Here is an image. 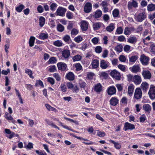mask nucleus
I'll return each instance as SVG.
<instances>
[{"label": "nucleus", "mask_w": 155, "mask_h": 155, "mask_svg": "<svg viewBox=\"0 0 155 155\" xmlns=\"http://www.w3.org/2000/svg\"><path fill=\"white\" fill-rule=\"evenodd\" d=\"M148 94L151 99H155V87L153 85H151Z\"/></svg>", "instance_id": "obj_1"}, {"label": "nucleus", "mask_w": 155, "mask_h": 155, "mask_svg": "<svg viewBox=\"0 0 155 155\" xmlns=\"http://www.w3.org/2000/svg\"><path fill=\"white\" fill-rule=\"evenodd\" d=\"M142 93L141 89L139 87L137 88L135 90L134 97L135 98L138 100L140 99L142 96Z\"/></svg>", "instance_id": "obj_2"}, {"label": "nucleus", "mask_w": 155, "mask_h": 155, "mask_svg": "<svg viewBox=\"0 0 155 155\" xmlns=\"http://www.w3.org/2000/svg\"><path fill=\"white\" fill-rule=\"evenodd\" d=\"M110 75L113 78L117 80L120 79L121 76L120 73L116 70L112 71L110 73Z\"/></svg>", "instance_id": "obj_3"}, {"label": "nucleus", "mask_w": 155, "mask_h": 155, "mask_svg": "<svg viewBox=\"0 0 155 155\" xmlns=\"http://www.w3.org/2000/svg\"><path fill=\"white\" fill-rule=\"evenodd\" d=\"M149 58L148 57L146 56L144 54L142 55L140 57V61L142 64L144 65H147L148 64Z\"/></svg>", "instance_id": "obj_4"}, {"label": "nucleus", "mask_w": 155, "mask_h": 155, "mask_svg": "<svg viewBox=\"0 0 155 155\" xmlns=\"http://www.w3.org/2000/svg\"><path fill=\"white\" fill-rule=\"evenodd\" d=\"M127 6L129 10L131 9L133 7L135 8L138 7V3L134 0H131L128 2Z\"/></svg>", "instance_id": "obj_5"}, {"label": "nucleus", "mask_w": 155, "mask_h": 155, "mask_svg": "<svg viewBox=\"0 0 155 155\" xmlns=\"http://www.w3.org/2000/svg\"><path fill=\"white\" fill-rule=\"evenodd\" d=\"M142 74L145 79H150L151 77V73L148 70H143L142 72Z\"/></svg>", "instance_id": "obj_6"}, {"label": "nucleus", "mask_w": 155, "mask_h": 155, "mask_svg": "<svg viewBox=\"0 0 155 155\" xmlns=\"http://www.w3.org/2000/svg\"><path fill=\"white\" fill-rule=\"evenodd\" d=\"M146 17L144 12H142L140 13L137 16V21L139 22H142L144 20Z\"/></svg>", "instance_id": "obj_7"}, {"label": "nucleus", "mask_w": 155, "mask_h": 155, "mask_svg": "<svg viewBox=\"0 0 155 155\" xmlns=\"http://www.w3.org/2000/svg\"><path fill=\"white\" fill-rule=\"evenodd\" d=\"M66 9L64 8L59 7L57 9L56 12L57 14L60 16H64V15Z\"/></svg>", "instance_id": "obj_8"}, {"label": "nucleus", "mask_w": 155, "mask_h": 155, "mask_svg": "<svg viewBox=\"0 0 155 155\" xmlns=\"http://www.w3.org/2000/svg\"><path fill=\"white\" fill-rule=\"evenodd\" d=\"M135 128V126L134 124L128 122H126L124 125V129L125 131H126L128 129L132 130L134 129Z\"/></svg>", "instance_id": "obj_9"}, {"label": "nucleus", "mask_w": 155, "mask_h": 155, "mask_svg": "<svg viewBox=\"0 0 155 155\" xmlns=\"http://www.w3.org/2000/svg\"><path fill=\"white\" fill-rule=\"evenodd\" d=\"M92 8L91 4L90 3L87 2L86 3L84 7V11L87 13L90 12Z\"/></svg>", "instance_id": "obj_10"}, {"label": "nucleus", "mask_w": 155, "mask_h": 155, "mask_svg": "<svg viewBox=\"0 0 155 155\" xmlns=\"http://www.w3.org/2000/svg\"><path fill=\"white\" fill-rule=\"evenodd\" d=\"M149 84L146 82H143L141 85V87L144 92H147L149 88Z\"/></svg>", "instance_id": "obj_11"}, {"label": "nucleus", "mask_w": 155, "mask_h": 155, "mask_svg": "<svg viewBox=\"0 0 155 155\" xmlns=\"http://www.w3.org/2000/svg\"><path fill=\"white\" fill-rule=\"evenodd\" d=\"M57 66L58 69L62 71L65 70L67 67V65L65 63L62 62L58 63Z\"/></svg>", "instance_id": "obj_12"}, {"label": "nucleus", "mask_w": 155, "mask_h": 155, "mask_svg": "<svg viewBox=\"0 0 155 155\" xmlns=\"http://www.w3.org/2000/svg\"><path fill=\"white\" fill-rule=\"evenodd\" d=\"M134 28L126 27L124 30V34L126 35H129L131 34V32L134 31Z\"/></svg>", "instance_id": "obj_13"}, {"label": "nucleus", "mask_w": 155, "mask_h": 155, "mask_svg": "<svg viewBox=\"0 0 155 155\" xmlns=\"http://www.w3.org/2000/svg\"><path fill=\"white\" fill-rule=\"evenodd\" d=\"M116 92V89L114 86H110L107 90V93L109 95L114 94Z\"/></svg>", "instance_id": "obj_14"}, {"label": "nucleus", "mask_w": 155, "mask_h": 155, "mask_svg": "<svg viewBox=\"0 0 155 155\" xmlns=\"http://www.w3.org/2000/svg\"><path fill=\"white\" fill-rule=\"evenodd\" d=\"M133 82L136 84H140L141 82V79L140 76L138 75H135L134 76Z\"/></svg>", "instance_id": "obj_15"}, {"label": "nucleus", "mask_w": 155, "mask_h": 155, "mask_svg": "<svg viewBox=\"0 0 155 155\" xmlns=\"http://www.w3.org/2000/svg\"><path fill=\"white\" fill-rule=\"evenodd\" d=\"M102 90V87L101 85L98 83L95 84L94 87V90L97 92H100Z\"/></svg>", "instance_id": "obj_16"}, {"label": "nucleus", "mask_w": 155, "mask_h": 155, "mask_svg": "<svg viewBox=\"0 0 155 155\" xmlns=\"http://www.w3.org/2000/svg\"><path fill=\"white\" fill-rule=\"evenodd\" d=\"M110 104L112 106L116 105L118 102V100L115 97H112L110 101Z\"/></svg>", "instance_id": "obj_17"}, {"label": "nucleus", "mask_w": 155, "mask_h": 155, "mask_svg": "<svg viewBox=\"0 0 155 155\" xmlns=\"http://www.w3.org/2000/svg\"><path fill=\"white\" fill-rule=\"evenodd\" d=\"M81 28L82 31H86L88 28V23L86 21H83L81 22Z\"/></svg>", "instance_id": "obj_18"}, {"label": "nucleus", "mask_w": 155, "mask_h": 155, "mask_svg": "<svg viewBox=\"0 0 155 155\" xmlns=\"http://www.w3.org/2000/svg\"><path fill=\"white\" fill-rule=\"evenodd\" d=\"M143 109L146 112L150 113L151 110V107L150 105L148 104H145L143 107Z\"/></svg>", "instance_id": "obj_19"}, {"label": "nucleus", "mask_w": 155, "mask_h": 155, "mask_svg": "<svg viewBox=\"0 0 155 155\" xmlns=\"http://www.w3.org/2000/svg\"><path fill=\"white\" fill-rule=\"evenodd\" d=\"M91 65L93 68H97L99 66V61L97 59H94L91 62Z\"/></svg>", "instance_id": "obj_20"}, {"label": "nucleus", "mask_w": 155, "mask_h": 155, "mask_svg": "<svg viewBox=\"0 0 155 155\" xmlns=\"http://www.w3.org/2000/svg\"><path fill=\"white\" fill-rule=\"evenodd\" d=\"M134 90V86L132 84H130L128 86V93L129 95H131L133 94Z\"/></svg>", "instance_id": "obj_21"}, {"label": "nucleus", "mask_w": 155, "mask_h": 155, "mask_svg": "<svg viewBox=\"0 0 155 155\" xmlns=\"http://www.w3.org/2000/svg\"><path fill=\"white\" fill-rule=\"evenodd\" d=\"M128 42L131 44H135L137 41V39L135 36L130 37L128 38Z\"/></svg>", "instance_id": "obj_22"}, {"label": "nucleus", "mask_w": 155, "mask_h": 155, "mask_svg": "<svg viewBox=\"0 0 155 155\" xmlns=\"http://www.w3.org/2000/svg\"><path fill=\"white\" fill-rule=\"evenodd\" d=\"M114 25L113 23H111L109 25L106 27V30L109 32L113 31L114 29Z\"/></svg>", "instance_id": "obj_23"}, {"label": "nucleus", "mask_w": 155, "mask_h": 155, "mask_svg": "<svg viewBox=\"0 0 155 155\" xmlns=\"http://www.w3.org/2000/svg\"><path fill=\"white\" fill-rule=\"evenodd\" d=\"M140 70V68L138 65H134L132 68L131 71L134 73H137Z\"/></svg>", "instance_id": "obj_24"}, {"label": "nucleus", "mask_w": 155, "mask_h": 155, "mask_svg": "<svg viewBox=\"0 0 155 155\" xmlns=\"http://www.w3.org/2000/svg\"><path fill=\"white\" fill-rule=\"evenodd\" d=\"M68 88H71L72 91H76L79 90L77 86L76 85L74 87L72 83L71 82H68Z\"/></svg>", "instance_id": "obj_25"}, {"label": "nucleus", "mask_w": 155, "mask_h": 155, "mask_svg": "<svg viewBox=\"0 0 155 155\" xmlns=\"http://www.w3.org/2000/svg\"><path fill=\"white\" fill-rule=\"evenodd\" d=\"M109 141L114 144V146L116 148L119 149L121 148V145L119 143L116 142L114 141L111 140H109Z\"/></svg>", "instance_id": "obj_26"}, {"label": "nucleus", "mask_w": 155, "mask_h": 155, "mask_svg": "<svg viewBox=\"0 0 155 155\" xmlns=\"http://www.w3.org/2000/svg\"><path fill=\"white\" fill-rule=\"evenodd\" d=\"M102 14L101 11L100 10H98L95 12L93 15V16L95 18H99L101 16Z\"/></svg>", "instance_id": "obj_27"}, {"label": "nucleus", "mask_w": 155, "mask_h": 155, "mask_svg": "<svg viewBox=\"0 0 155 155\" xmlns=\"http://www.w3.org/2000/svg\"><path fill=\"white\" fill-rule=\"evenodd\" d=\"M147 9L149 11L151 12L155 10V5L150 4L147 6Z\"/></svg>", "instance_id": "obj_28"}, {"label": "nucleus", "mask_w": 155, "mask_h": 155, "mask_svg": "<svg viewBox=\"0 0 155 155\" xmlns=\"http://www.w3.org/2000/svg\"><path fill=\"white\" fill-rule=\"evenodd\" d=\"M45 121L46 122L47 124L51 126L52 127L56 128L58 130L59 129V127L54 124L52 122L47 119Z\"/></svg>", "instance_id": "obj_29"}, {"label": "nucleus", "mask_w": 155, "mask_h": 155, "mask_svg": "<svg viewBox=\"0 0 155 155\" xmlns=\"http://www.w3.org/2000/svg\"><path fill=\"white\" fill-rule=\"evenodd\" d=\"M100 66L102 69H105L108 67L105 61L104 60H102L100 63Z\"/></svg>", "instance_id": "obj_30"}, {"label": "nucleus", "mask_w": 155, "mask_h": 155, "mask_svg": "<svg viewBox=\"0 0 155 155\" xmlns=\"http://www.w3.org/2000/svg\"><path fill=\"white\" fill-rule=\"evenodd\" d=\"M48 34L47 33H41L39 35V38L42 40H45L48 38Z\"/></svg>", "instance_id": "obj_31"}, {"label": "nucleus", "mask_w": 155, "mask_h": 155, "mask_svg": "<svg viewBox=\"0 0 155 155\" xmlns=\"http://www.w3.org/2000/svg\"><path fill=\"white\" fill-rule=\"evenodd\" d=\"M53 44L55 46L58 47L62 46L64 45V44L62 41L59 40L54 41V42Z\"/></svg>", "instance_id": "obj_32"}, {"label": "nucleus", "mask_w": 155, "mask_h": 155, "mask_svg": "<svg viewBox=\"0 0 155 155\" xmlns=\"http://www.w3.org/2000/svg\"><path fill=\"white\" fill-rule=\"evenodd\" d=\"M45 18L42 17L41 16L39 18V25L41 27H43L45 24Z\"/></svg>", "instance_id": "obj_33"}, {"label": "nucleus", "mask_w": 155, "mask_h": 155, "mask_svg": "<svg viewBox=\"0 0 155 155\" xmlns=\"http://www.w3.org/2000/svg\"><path fill=\"white\" fill-rule=\"evenodd\" d=\"M123 46L121 44H119L116 46L115 50L117 52H120L122 51Z\"/></svg>", "instance_id": "obj_34"}, {"label": "nucleus", "mask_w": 155, "mask_h": 155, "mask_svg": "<svg viewBox=\"0 0 155 155\" xmlns=\"http://www.w3.org/2000/svg\"><path fill=\"white\" fill-rule=\"evenodd\" d=\"M35 39V38L33 36L30 37L29 42V46L30 47H31L34 46Z\"/></svg>", "instance_id": "obj_35"}, {"label": "nucleus", "mask_w": 155, "mask_h": 155, "mask_svg": "<svg viewBox=\"0 0 155 155\" xmlns=\"http://www.w3.org/2000/svg\"><path fill=\"white\" fill-rule=\"evenodd\" d=\"M25 7V6L24 5L21 4L16 8L15 10L18 12H20Z\"/></svg>", "instance_id": "obj_36"}, {"label": "nucleus", "mask_w": 155, "mask_h": 155, "mask_svg": "<svg viewBox=\"0 0 155 155\" xmlns=\"http://www.w3.org/2000/svg\"><path fill=\"white\" fill-rule=\"evenodd\" d=\"M75 79V75L72 72H68V80L73 81Z\"/></svg>", "instance_id": "obj_37"}, {"label": "nucleus", "mask_w": 155, "mask_h": 155, "mask_svg": "<svg viewBox=\"0 0 155 155\" xmlns=\"http://www.w3.org/2000/svg\"><path fill=\"white\" fill-rule=\"evenodd\" d=\"M25 73L28 74L30 78H34V77L32 75V72L31 70L27 68L25 69Z\"/></svg>", "instance_id": "obj_38"}, {"label": "nucleus", "mask_w": 155, "mask_h": 155, "mask_svg": "<svg viewBox=\"0 0 155 155\" xmlns=\"http://www.w3.org/2000/svg\"><path fill=\"white\" fill-rule=\"evenodd\" d=\"M57 29L58 31L61 32L64 31V27L61 24H59L57 25Z\"/></svg>", "instance_id": "obj_39"}, {"label": "nucleus", "mask_w": 155, "mask_h": 155, "mask_svg": "<svg viewBox=\"0 0 155 155\" xmlns=\"http://www.w3.org/2000/svg\"><path fill=\"white\" fill-rule=\"evenodd\" d=\"M93 26L94 30H98L101 27V24L99 22L95 23L93 24Z\"/></svg>", "instance_id": "obj_40"}, {"label": "nucleus", "mask_w": 155, "mask_h": 155, "mask_svg": "<svg viewBox=\"0 0 155 155\" xmlns=\"http://www.w3.org/2000/svg\"><path fill=\"white\" fill-rule=\"evenodd\" d=\"M78 33V30L75 28H73L71 31V36L74 37L75 35H77Z\"/></svg>", "instance_id": "obj_41"}, {"label": "nucleus", "mask_w": 155, "mask_h": 155, "mask_svg": "<svg viewBox=\"0 0 155 155\" xmlns=\"http://www.w3.org/2000/svg\"><path fill=\"white\" fill-rule=\"evenodd\" d=\"M138 57L137 56H133L129 58V61L131 62H135L138 59Z\"/></svg>", "instance_id": "obj_42"}, {"label": "nucleus", "mask_w": 155, "mask_h": 155, "mask_svg": "<svg viewBox=\"0 0 155 155\" xmlns=\"http://www.w3.org/2000/svg\"><path fill=\"white\" fill-rule=\"evenodd\" d=\"M57 60L54 57H52L51 58L49 61H48V63L49 64H53L55 63L56 62Z\"/></svg>", "instance_id": "obj_43"}, {"label": "nucleus", "mask_w": 155, "mask_h": 155, "mask_svg": "<svg viewBox=\"0 0 155 155\" xmlns=\"http://www.w3.org/2000/svg\"><path fill=\"white\" fill-rule=\"evenodd\" d=\"M81 59V56L79 54L74 56L73 58V61H78L80 60Z\"/></svg>", "instance_id": "obj_44"}, {"label": "nucleus", "mask_w": 155, "mask_h": 155, "mask_svg": "<svg viewBox=\"0 0 155 155\" xmlns=\"http://www.w3.org/2000/svg\"><path fill=\"white\" fill-rule=\"evenodd\" d=\"M57 6V5L56 4L54 3H52L50 5V9L52 11H54L55 10Z\"/></svg>", "instance_id": "obj_45"}, {"label": "nucleus", "mask_w": 155, "mask_h": 155, "mask_svg": "<svg viewBox=\"0 0 155 155\" xmlns=\"http://www.w3.org/2000/svg\"><path fill=\"white\" fill-rule=\"evenodd\" d=\"M119 13V10L117 9H115L113 12V15L114 17H117Z\"/></svg>", "instance_id": "obj_46"}, {"label": "nucleus", "mask_w": 155, "mask_h": 155, "mask_svg": "<svg viewBox=\"0 0 155 155\" xmlns=\"http://www.w3.org/2000/svg\"><path fill=\"white\" fill-rule=\"evenodd\" d=\"M53 76L55 78L57 81H59L61 80V76L58 74L54 73L53 74Z\"/></svg>", "instance_id": "obj_47"}, {"label": "nucleus", "mask_w": 155, "mask_h": 155, "mask_svg": "<svg viewBox=\"0 0 155 155\" xmlns=\"http://www.w3.org/2000/svg\"><path fill=\"white\" fill-rule=\"evenodd\" d=\"M147 118L146 116L144 114L142 115L140 117V121L141 123H143L146 120Z\"/></svg>", "instance_id": "obj_48"}, {"label": "nucleus", "mask_w": 155, "mask_h": 155, "mask_svg": "<svg viewBox=\"0 0 155 155\" xmlns=\"http://www.w3.org/2000/svg\"><path fill=\"white\" fill-rule=\"evenodd\" d=\"M62 56L65 58H68V50H64L62 52Z\"/></svg>", "instance_id": "obj_49"}, {"label": "nucleus", "mask_w": 155, "mask_h": 155, "mask_svg": "<svg viewBox=\"0 0 155 155\" xmlns=\"http://www.w3.org/2000/svg\"><path fill=\"white\" fill-rule=\"evenodd\" d=\"M95 51L97 53H100L102 51V48L100 46H97L96 47L95 49Z\"/></svg>", "instance_id": "obj_50"}, {"label": "nucleus", "mask_w": 155, "mask_h": 155, "mask_svg": "<svg viewBox=\"0 0 155 155\" xmlns=\"http://www.w3.org/2000/svg\"><path fill=\"white\" fill-rule=\"evenodd\" d=\"M48 70L50 72H54L56 70V67L54 65L50 66Z\"/></svg>", "instance_id": "obj_51"}, {"label": "nucleus", "mask_w": 155, "mask_h": 155, "mask_svg": "<svg viewBox=\"0 0 155 155\" xmlns=\"http://www.w3.org/2000/svg\"><path fill=\"white\" fill-rule=\"evenodd\" d=\"M47 81L48 82L52 85L54 84L55 83L54 80L53 78L51 77L48 78H47Z\"/></svg>", "instance_id": "obj_52"}, {"label": "nucleus", "mask_w": 155, "mask_h": 155, "mask_svg": "<svg viewBox=\"0 0 155 155\" xmlns=\"http://www.w3.org/2000/svg\"><path fill=\"white\" fill-rule=\"evenodd\" d=\"M118 68L123 71H125L126 70V67L124 65L119 64L118 66Z\"/></svg>", "instance_id": "obj_53"}, {"label": "nucleus", "mask_w": 155, "mask_h": 155, "mask_svg": "<svg viewBox=\"0 0 155 155\" xmlns=\"http://www.w3.org/2000/svg\"><path fill=\"white\" fill-rule=\"evenodd\" d=\"M123 30L121 27L118 28L116 30V32L118 34H121L122 33Z\"/></svg>", "instance_id": "obj_54"}, {"label": "nucleus", "mask_w": 155, "mask_h": 155, "mask_svg": "<svg viewBox=\"0 0 155 155\" xmlns=\"http://www.w3.org/2000/svg\"><path fill=\"white\" fill-rule=\"evenodd\" d=\"M119 60L122 62H125L126 61V58L124 55H120L119 58Z\"/></svg>", "instance_id": "obj_55"}, {"label": "nucleus", "mask_w": 155, "mask_h": 155, "mask_svg": "<svg viewBox=\"0 0 155 155\" xmlns=\"http://www.w3.org/2000/svg\"><path fill=\"white\" fill-rule=\"evenodd\" d=\"M74 39L76 42L79 43L82 40V38L81 36H78L75 37Z\"/></svg>", "instance_id": "obj_56"}, {"label": "nucleus", "mask_w": 155, "mask_h": 155, "mask_svg": "<svg viewBox=\"0 0 155 155\" xmlns=\"http://www.w3.org/2000/svg\"><path fill=\"white\" fill-rule=\"evenodd\" d=\"M75 67L76 68L77 71L81 70L82 69V66L81 64L79 63L76 64L75 65Z\"/></svg>", "instance_id": "obj_57"}, {"label": "nucleus", "mask_w": 155, "mask_h": 155, "mask_svg": "<svg viewBox=\"0 0 155 155\" xmlns=\"http://www.w3.org/2000/svg\"><path fill=\"white\" fill-rule=\"evenodd\" d=\"M127 80L128 81H133L134 78V76L131 74H129L127 75Z\"/></svg>", "instance_id": "obj_58"}, {"label": "nucleus", "mask_w": 155, "mask_h": 155, "mask_svg": "<svg viewBox=\"0 0 155 155\" xmlns=\"http://www.w3.org/2000/svg\"><path fill=\"white\" fill-rule=\"evenodd\" d=\"M45 106L47 109L49 110L53 111L55 110V108L52 107L51 106L48 104H45Z\"/></svg>", "instance_id": "obj_59"}, {"label": "nucleus", "mask_w": 155, "mask_h": 155, "mask_svg": "<svg viewBox=\"0 0 155 155\" xmlns=\"http://www.w3.org/2000/svg\"><path fill=\"white\" fill-rule=\"evenodd\" d=\"M5 118L8 120H11V122L13 123H14L16 122V121L13 119V118L10 115H9L8 117H5Z\"/></svg>", "instance_id": "obj_60"}, {"label": "nucleus", "mask_w": 155, "mask_h": 155, "mask_svg": "<svg viewBox=\"0 0 155 155\" xmlns=\"http://www.w3.org/2000/svg\"><path fill=\"white\" fill-rule=\"evenodd\" d=\"M36 153L39 155H47L46 153L44 151H39L38 150L35 151Z\"/></svg>", "instance_id": "obj_61"}, {"label": "nucleus", "mask_w": 155, "mask_h": 155, "mask_svg": "<svg viewBox=\"0 0 155 155\" xmlns=\"http://www.w3.org/2000/svg\"><path fill=\"white\" fill-rule=\"evenodd\" d=\"M38 11L40 13H41L43 12V8L41 5H39L37 8Z\"/></svg>", "instance_id": "obj_62"}, {"label": "nucleus", "mask_w": 155, "mask_h": 155, "mask_svg": "<svg viewBox=\"0 0 155 155\" xmlns=\"http://www.w3.org/2000/svg\"><path fill=\"white\" fill-rule=\"evenodd\" d=\"M99 41V39L96 37L93 38L91 40V41L94 44H97Z\"/></svg>", "instance_id": "obj_63"}, {"label": "nucleus", "mask_w": 155, "mask_h": 155, "mask_svg": "<svg viewBox=\"0 0 155 155\" xmlns=\"http://www.w3.org/2000/svg\"><path fill=\"white\" fill-rule=\"evenodd\" d=\"M150 49L151 52L155 53V44H151L150 45Z\"/></svg>", "instance_id": "obj_64"}]
</instances>
